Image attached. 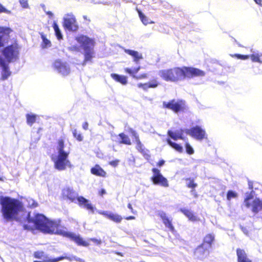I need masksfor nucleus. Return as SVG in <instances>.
I'll return each mask as SVG.
<instances>
[{"mask_svg": "<svg viewBox=\"0 0 262 262\" xmlns=\"http://www.w3.org/2000/svg\"><path fill=\"white\" fill-rule=\"evenodd\" d=\"M1 212L3 218L6 222L15 221L22 222L27 221L33 223L34 227L43 233H54L70 238L77 245L87 247L89 244L79 235L69 232L66 228L59 227L56 222L49 221L45 215L36 214L34 217L30 213L25 211L24 205L17 199L9 196H0Z\"/></svg>", "mask_w": 262, "mask_h": 262, "instance_id": "obj_1", "label": "nucleus"}, {"mask_svg": "<svg viewBox=\"0 0 262 262\" xmlns=\"http://www.w3.org/2000/svg\"><path fill=\"white\" fill-rule=\"evenodd\" d=\"M205 72L193 67H183L165 69L159 71V75L164 80L170 82H178L184 80L185 78H192L196 77H203Z\"/></svg>", "mask_w": 262, "mask_h": 262, "instance_id": "obj_2", "label": "nucleus"}, {"mask_svg": "<svg viewBox=\"0 0 262 262\" xmlns=\"http://www.w3.org/2000/svg\"><path fill=\"white\" fill-rule=\"evenodd\" d=\"M56 149L57 154L52 157L55 169L62 171L65 170L67 167H71V162L68 159L70 151L64 150V143L63 139L58 140Z\"/></svg>", "mask_w": 262, "mask_h": 262, "instance_id": "obj_3", "label": "nucleus"}, {"mask_svg": "<svg viewBox=\"0 0 262 262\" xmlns=\"http://www.w3.org/2000/svg\"><path fill=\"white\" fill-rule=\"evenodd\" d=\"M76 40L84 51V60L82 64L84 66L87 62L91 61L94 57L95 40L84 35H80L76 37Z\"/></svg>", "mask_w": 262, "mask_h": 262, "instance_id": "obj_4", "label": "nucleus"}, {"mask_svg": "<svg viewBox=\"0 0 262 262\" xmlns=\"http://www.w3.org/2000/svg\"><path fill=\"white\" fill-rule=\"evenodd\" d=\"M255 195V192L253 190H251L250 193L247 192L244 203L247 207H251V210L253 212L257 213L262 210V200L256 198L252 200Z\"/></svg>", "mask_w": 262, "mask_h": 262, "instance_id": "obj_5", "label": "nucleus"}, {"mask_svg": "<svg viewBox=\"0 0 262 262\" xmlns=\"http://www.w3.org/2000/svg\"><path fill=\"white\" fill-rule=\"evenodd\" d=\"M185 133L198 141L206 139L207 137L205 129L198 125L194 126L190 129H186Z\"/></svg>", "mask_w": 262, "mask_h": 262, "instance_id": "obj_6", "label": "nucleus"}, {"mask_svg": "<svg viewBox=\"0 0 262 262\" xmlns=\"http://www.w3.org/2000/svg\"><path fill=\"white\" fill-rule=\"evenodd\" d=\"M3 55L8 62L15 60L19 54L17 45H12L6 47L3 51Z\"/></svg>", "mask_w": 262, "mask_h": 262, "instance_id": "obj_7", "label": "nucleus"}, {"mask_svg": "<svg viewBox=\"0 0 262 262\" xmlns=\"http://www.w3.org/2000/svg\"><path fill=\"white\" fill-rule=\"evenodd\" d=\"M63 27L70 31L75 32L78 30V25L75 16L72 13L67 14L64 16Z\"/></svg>", "mask_w": 262, "mask_h": 262, "instance_id": "obj_8", "label": "nucleus"}, {"mask_svg": "<svg viewBox=\"0 0 262 262\" xmlns=\"http://www.w3.org/2000/svg\"><path fill=\"white\" fill-rule=\"evenodd\" d=\"M152 171L153 175L151 178V180L155 185H160L164 187H168L169 184L167 179L163 176L158 169L154 168L152 169Z\"/></svg>", "mask_w": 262, "mask_h": 262, "instance_id": "obj_9", "label": "nucleus"}, {"mask_svg": "<svg viewBox=\"0 0 262 262\" xmlns=\"http://www.w3.org/2000/svg\"><path fill=\"white\" fill-rule=\"evenodd\" d=\"M129 132L135 139L137 149L143 155L145 159L148 160L150 157L149 154V150L145 149L144 145L141 142L137 133L132 128H129Z\"/></svg>", "mask_w": 262, "mask_h": 262, "instance_id": "obj_10", "label": "nucleus"}, {"mask_svg": "<svg viewBox=\"0 0 262 262\" xmlns=\"http://www.w3.org/2000/svg\"><path fill=\"white\" fill-rule=\"evenodd\" d=\"M129 132L135 139L137 149L143 155L145 159L148 160L150 157L149 154V150L145 149L144 145L141 142L137 133L132 128H129Z\"/></svg>", "mask_w": 262, "mask_h": 262, "instance_id": "obj_11", "label": "nucleus"}, {"mask_svg": "<svg viewBox=\"0 0 262 262\" xmlns=\"http://www.w3.org/2000/svg\"><path fill=\"white\" fill-rule=\"evenodd\" d=\"M53 67L58 73L63 76H67L70 72L69 65L67 62L60 60H56L54 62Z\"/></svg>", "mask_w": 262, "mask_h": 262, "instance_id": "obj_12", "label": "nucleus"}, {"mask_svg": "<svg viewBox=\"0 0 262 262\" xmlns=\"http://www.w3.org/2000/svg\"><path fill=\"white\" fill-rule=\"evenodd\" d=\"M63 259H68L70 261L75 260L76 261H81V259L80 258H78L75 256L71 255L68 256L67 255L66 256H60L57 258H52L49 256V255L46 254L45 253L43 257L41 258V260L43 262H58L59 261L63 260Z\"/></svg>", "mask_w": 262, "mask_h": 262, "instance_id": "obj_13", "label": "nucleus"}, {"mask_svg": "<svg viewBox=\"0 0 262 262\" xmlns=\"http://www.w3.org/2000/svg\"><path fill=\"white\" fill-rule=\"evenodd\" d=\"M163 104L164 107L171 110L175 113H178L183 108L184 103L182 101L172 100L168 102L164 101Z\"/></svg>", "mask_w": 262, "mask_h": 262, "instance_id": "obj_14", "label": "nucleus"}, {"mask_svg": "<svg viewBox=\"0 0 262 262\" xmlns=\"http://www.w3.org/2000/svg\"><path fill=\"white\" fill-rule=\"evenodd\" d=\"M62 195L63 198L67 199L74 203H77V198L79 197L78 193L70 187L63 188L62 190Z\"/></svg>", "mask_w": 262, "mask_h": 262, "instance_id": "obj_15", "label": "nucleus"}, {"mask_svg": "<svg viewBox=\"0 0 262 262\" xmlns=\"http://www.w3.org/2000/svg\"><path fill=\"white\" fill-rule=\"evenodd\" d=\"M97 212L100 214L103 215L107 219L116 223H120L123 219V217L120 215L114 213L111 211L97 210Z\"/></svg>", "mask_w": 262, "mask_h": 262, "instance_id": "obj_16", "label": "nucleus"}, {"mask_svg": "<svg viewBox=\"0 0 262 262\" xmlns=\"http://www.w3.org/2000/svg\"><path fill=\"white\" fill-rule=\"evenodd\" d=\"M77 202L80 207H83L88 210H90L92 213L94 212L95 210H97L93 205L90 203V201L83 196H79L77 198Z\"/></svg>", "mask_w": 262, "mask_h": 262, "instance_id": "obj_17", "label": "nucleus"}, {"mask_svg": "<svg viewBox=\"0 0 262 262\" xmlns=\"http://www.w3.org/2000/svg\"><path fill=\"white\" fill-rule=\"evenodd\" d=\"M208 249L205 248V247L202 245L199 246L194 251L195 257L200 259L206 258L209 255Z\"/></svg>", "mask_w": 262, "mask_h": 262, "instance_id": "obj_18", "label": "nucleus"}, {"mask_svg": "<svg viewBox=\"0 0 262 262\" xmlns=\"http://www.w3.org/2000/svg\"><path fill=\"white\" fill-rule=\"evenodd\" d=\"M158 215L162 219L163 224L165 227L168 228V229L172 232H174V228L171 224V220L167 216L165 212L161 211L158 213Z\"/></svg>", "mask_w": 262, "mask_h": 262, "instance_id": "obj_19", "label": "nucleus"}, {"mask_svg": "<svg viewBox=\"0 0 262 262\" xmlns=\"http://www.w3.org/2000/svg\"><path fill=\"white\" fill-rule=\"evenodd\" d=\"M11 30L9 28H0V47L4 46V43L9 39V34Z\"/></svg>", "mask_w": 262, "mask_h": 262, "instance_id": "obj_20", "label": "nucleus"}, {"mask_svg": "<svg viewBox=\"0 0 262 262\" xmlns=\"http://www.w3.org/2000/svg\"><path fill=\"white\" fill-rule=\"evenodd\" d=\"M186 129H177L174 132L169 130L167 132L168 135L173 140H177L178 139L184 140L183 134L185 133Z\"/></svg>", "mask_w": 262, "mask_h": 262, "instance_id": "obj_21", "label": "nucleus"}, {"mask_svg": "<svg viewBox=\"0 0 262 262\" xmlns=\"http://www.w3.org/2000/svg\"><path fill=\"white\" fill-rule=\"evenodd\" d=\"M180 211L183 213L190 221L194 222L200 220L199 217L195 215L194 213L189 209L185 208H182L180 209Z\"/></svg>", "mask_w": 262, "mask_h": 262, "instance_id": "obj_22", "label": "nucleus"}, {"mask_svg": "<svg viewBox=\"0 0 262 262\" xmlns=\"http://www.w3.org/2000/svg\"><path fill=\"white\" fill-rule=\"evenodd\" d=\"M236 255L238 262H252L248 257L246 252L243 249H237L236 250Z\"/></svg>", "mask_w": 262, "mask_h": 262, "instance_id": "obj_23", "label": "nucleus"}, {"mask_svg": "<svg viewBox=\"0 0 262 262\" xmlns=\"http://www.w3.org/2000/svg\"><path fill=\"white\" fill-rule=\"evenodd\" d=\"M124 52L127 54L132 56L134 58V61L136 63H138L139 60L143 59V56L142 54L139 53L138 52L129 49H124Z\"/></svg>", "mask_w": 262, "mask_h": 262, "instance_id": "obj_24", "label": "nucleus"}, {"mask_svg": "<svg viewBox=\"0 0 262 262\" xmlns=\"http://www.w3.org/2000/svg\"><path fill=\"white\" fill-rule=\"evenodd\" d=\"M91 172L93 174L102 177H105L106 174V172L99 165H96L92 168Z\"/></svg>", "mask_w": 262, "mask_h": 262, "instance_id": "obj_25", "label": "nucleus"}, {"mask_svg": "<svg viewBox=\"0 0 262 262\" xmlns=\"http://www.w3.org/2000/svg\"><path fill=\"white\" fill-rule=\"evenodd\" d=\"M214 239V235L213 234H208L205 236L204 242L202 245L205 246L206 249H209L211 248Z\"/></svg>", "mask_w": 262, "mask_h": 262, "instance_id": "obj_26", "label": "nucleus"}, {"mask_svg": "<svg viewBox=\"0 0 262 262\" xmlns=\"http://www.w3.org/2000/svg\"><path fill=\"white\" fill-rule=\"evenodd\" d=\"M1 65L2 67V78L4 80L8 78L11 72L9 71L8 66L4 61H1Z\"/></svg>", "mask_w": 262, "mask_h": 262, "instance_id": "obj_27", "label": "nucleus"}, {"mask_svg": "<svg viewBox=\"0 0 262 262\" xmlns=\"http://www.w3.org/2000/svg\"><path fill=\"white\" fill-rule=\"evenodd\" d=\"M111 76L114 80L123 85H126L127 83V78L125 76L113 73L111 74Z\"/></svg>", "mask_w": 262, "mask_h": 262, "instance_id": "obj_28", "label": "nucleus"}, {"mask_svg": "<svg viewBox=\"0 0 262 262\" xmlns=\"http://www.w3.org/2000/svg\"><path fill=\"white\" fill-rule=\"evenodd\" d=\"M117 138H119L120 140L117 141L120 143L126 145H131V141L129 137L124 133H120L118 136H115ZM117 141V140H115Z\"/></svg>", "mask_w": 262, "mask_h": 262, "instance_id": "obj_29", "label": "nucleus"}, {"mask_svg": "<svg viewBox=\"0 0 262 262\" xmlns=\"http://www.w3.org/2000/svg\"><path fill=\"white\" fill-rule=\"evenodd\" d=\"M167 142L168 144L171 147L173 148L177 151L182 152L183 150V147L180 145L171 141L169 139H167Z\"/></svg>", "mask_w": 262, "mask_h": 262, "instance_id": "obj_30", "label": "nucleus"}, {"mask_svg": "<svg viewBox=\"0 0 262 262\" xmlns=\"http://www.w3.org/2000/svg\"><path fill=\"white\" fill-rule=\"evenodd\" d=\"M141 67L139 66L137 68H135L133 69H131L128 68H126L124 69L126 73L129 74L130 76H132L134 78L136 77V74H137L139 71L140 70Z\"/></svg>", "mask_w": 262, "mask_h": 262, "instance_id": "obj_31", "label": "nucleus"}, {"mask_svg": "<svg viewBox=\"0 0 262 262\" xmlns=\"http://www.w3.org/2000/svg\"><path fill=\"white\" fill-rule=\"evenodd\" d=\"M53 28L54 29L55 35H56L57 39L58 40H60L61 39H62V35L61 32L59 29L58 25L55 21H54V23H53Z\"/></svg>", "mask_w": 262, "mask_h": 262, "instance_id": "obj_32", "label": "nucleus"}, {"mask_svg": "<svg viewBox=\"0 0 262 262\" xmlns=\"http://www.w3.org/2000/svg\"><path fill=\"white\" fill-rule=\"evenodd\" d=\"M261 55L258 53L253 52L250 55V58L253 62L262 63V60L260 58Z\"/></svg>", "mask_w": 262, "mask_h": 262, "instance_id": "obj_33", "label": "nucleus"}, {"mask_svg": "<svg viewBox=\"0 0 262 262\" xmlns=\"http://www.w3.org/2000/svg\"><path fill=\"white\" fill-rule=\"evenodd\" d=\"M26 118L27 124L30 126H32L36 121V116L33 114H27Z\"/></svg>", "mask_w": 262, "mask_h": 262, "instance_id": "obj_34", "label": "nucleus"}, {"mask_svg": "<svg viewBox=\"0 0 262 262\" xmlns=\"http://www.w3.org/2000/svg\"><path fill=\"white\" fill-rule=\"evenodd\" d=\"M41 37L42 40V47L43 48H47L48 47H50L51 46V41L48 40L45 35L43 34H41Z\"/></svg>", "mask_w": 262, "mask_h": 262, "instance_id": "obj_35", "label": "nucleus"}, {"mask_svg": "<svg viewBox=\"0 0 262 262\" xmlns=\"http://www.w3.org/2000/svg\"><path fill=\"white\" fill-rule=\"evenodd\" d=\"M138 13L139 17L144 25H147L148 24L153 23L152 21L150 22L149 21V19L146 16H145L143 13H142V12L139 11Z\"/></svg>", "mask_w": 262, "mask_h": 262, "instance_id": "obj_36", "label": "nucleus"}, {"mask_svg": "<svg viewBox=\"0 0 262 262\" xmlns=\"http://www.w3.org/2000/svg\"><path fill=\"white\" fill-rule=\"evenodd\" d=\"M186 185L188 188H195L197 186V184L194 182V181L190 178L186 179Z\"/></svg>", "mask_w": 262, "mask_h": 262, "instance_id": "obj_37", "label": "nucleus"}, {"mask_svg": "<svg viewBox=\"0 0 262 262\" xmlns=\"http://www.w3.org/2000/svg\"><path fill=\"white\" fill-rule=\"evenodd\" d=\"M26 201L28 203L27 205L28 207L35 208L37 206V203L30 198H27Z\"/></svg>", "mask_w": 262, "mask_h": 262, "instance_id": "obj_38", "label": "nucleus"}, {"mask_svg": "<svg viewBox=\"0 0 262 262\" xmlns=\"http://www.w3.org/2000/svg\"><path fill=\"white\" fill-rule=\"evenodd\" d=\"M73 136L78 141H81L83 140V137L81 134L78 133L77 130L74 129L72 130Z\"/></svg>", "mask_w": 262, "mask_h": 262, "instance_id": "obj_39", "label": "nucleus"}, {"mask_svg": "<svg viewBox=\"0 0 262 262\" xmlns=\"http://www.w3.org/2000/svg\"><path fill=\"white\" fill-rule=\"evenodd\" d=\"M186 151L189 155H192L194 153V150L189 143L186 142L185 144Z\"/></svg>", "mask_w": 262, "mask_h": 262, "instance_id": "obj_40", "label": "nucleus"}, {"mask_svg": "<svg viewBox=\"0 0 262 262\" xmlns=\"http://www.w3.org/2000/svg\"><path fill=\"white\" fill-rule=\"evenodd\" d=\"M19 3L20 6L24 9L29 8V6L28 3V0H19Z\"/></svg>", "mask_w": 262, "mask_h": 262, "instance_id": "obj_41", "label": "nucleus"}, {"mask_svg": "<svg viewBox=\"0 0 262 262\" xmlns=\"http://www.w3.org/2000/svg\"><path fill=\"white\" fill-rule=\"evenodd\" d=\"M236 196V193L231 190L229 191L227 194V198L228 200H230L232 198H235Z\"/></svg>", "mask_w": 262, "mask_h": 262, "instance_id": "obj_42", "label": "nucleus"}, {"mask_svg": "<svg viewBox=\"0 0 262 262\" xmlns=\"http://www.w3.org/2000/svg\"><path fill=\"white\" fill-rule=\"evenodd\" d=\"M5 13L7 14H11V11L7 9L4 6H3L1 3H0V13Z\"/></svg>", "mask_w": 262, "mask_h": 262, "instance_id": "obj_43", "label": "nucleus"}, {"mask_svg": "<svg viewBox=\"0 0 262 262\" xmlns=\"http://www.w3.org/2000/svg\"><path fill=\"white\" fill-rule=\"evenodd\" d=\"M45 253L42 251H37L34 253V256L37 258L41 259Z\"/></svg>", "mask_w": 262, "mask_h": 262, "instance_id": "obj_44", "label": "nucleus"}, {"mask_svg": "<svg viewBox=\"0 0 262 262\" xmlns=\"http://www.w3.org/2000/svg\"><path fill=\"white\" fill-rule=\"evenodd\" d=\"M138 86L140 88L143 89L144 90H147L148 88H150L148 83H138Z\"/></svg>", "mask_w": 262, "mask_h": 262, "instance_id": "obj_45", "label": "nucleus"}, {"mask_svg": "<svg viewBox=\"0 0 262 262\" xmlns=\"http://www.w3.org/2000/svg\"><path fill=\"white\" fill-rule=\"evenodd\" d=\"M235 56L237 57L238 59L243 60L247 59L250 58V55H243L241 54H235Z\"/></svg>", "mask_w": 262, "mask_h": 262, "instance_id": "obj_46", "label": "nucleus"}, {"mask_svg": "<svg viewBox=\"0 0 262 262\" xmlns=\"http://www.w3.org/2000/svg\"><path fill=\"white\" fill-rule=\"evenodd\" d=\"M148 84L149 85L150 88H155L158 86V83L157 81L155 80L149 82Z\"/></svg>", "mask_w": 262, "mask_h": 262, "instance_id": "obj_47", "label": "nucleus"}, {"mask_svg": "<svg viewBox=\"0 0 262 262\" xmlns=\"http://www.w3.org/2000/svg\"><path fill=\"white\" fill-rule=\"evenodd\" d=\"M119 163V160H116L114 161H112L109 162V164L113 167H116L118 166Z\"/></svg>", "mask_w": 262, "mask_h": 262, "instance_id": "obj_48", "label": "nucleus"}, {"mask_svg": "<svg viewBox=\"0 0 262 262\" xmlns=\"http://www.w3.org/2000/svg\"><path fill=\"white\" fill-rule=\"evenodd\" d=\"M91 241L95 243L97 245H99L101 244V241L97 238H93L91 239Z\"/></svg>", "mask_w": 262, "mask_h": 262, "instance_id": "obj_49", "label": "nucleus"}, {"mask_svg": "<svg viewBox=\"0 0 262 262\" xmlns=\"http://www.w3.org/2000/svg\"><path fill=\"white\" fill-rule=\"evenodd\" d=\"M241 229L242 231L243 232V233L245 234L248 235V229L246 228L242 227V226H241Z\"/></svg>", "mask_w": 262, "mask_h": 262, "instance_id": "obj_50", "label": "nucleus"}, {"mask_svg": "<svg viewBox=\"0 0 262 262\" xmlns=\"http://www.w3.org/2000/svg\"><path fill=\"white\" fill-rule=\"evenodd\" d=\"M146 77V74H143L139 75V76H136V77H135V79H141L145 78Z\"/></svg>", "mask_w": 262, "mask_h": 262, "instance_id": "obj_51", "label": "nucleus"}, {"mask_svg": "<svg viewBox=\"0 0 262 262\" xmlns=\"http://www.w3.org/2000/svg\"><path fill=\"white\" fill-rule=\"evenodd\" d=\"M190 193L192 195H194L195 198L197 197V193L194 188L192 189V190L190 191Z\"/></svg>", "mask_w": 262, "mask_h": 262, "instance_id": "obj_52", "label": "nucleus"}, {"mask_svg": "<svg viewBox=\"0 0 262 262\" xmlns=\"http://www.w3.org/2000/svg\"><path fill=\"white\" fill-rule=\"evenodd\" d=\"M164 163H165V161H164V160H160V161L158 162V163L157 165H158L159 167H161V166H162L164 164Z\"/></svg>", "mask_w": 262, "mask_h": 262, "instance_id": "obj_53", "label": "nucleus"}, {"mask_svg": "<svg viewBox=\"0 0 262 262\" xmlns=\"http://www.w3.org/2000/svg\"><path fill=\"white\" fill-rule=\"evenodd\" d=\"M88 123L84 122L82 125V127L84 130H87L88 128Z\"/></svg>", "mask_w": 262, "mask_h": 262, "instance_id": "obj_54", "label": "nucleus"}, {"mask_svg": "<svg viewBox=\"0 0 262 262\" xmlns=\"http://www.w3.org/2000/svg\"><path fill=\"white\" fill-rule=\"evenodd\" d=\"M46 13L49 15L50 18H51L53 16V14L51 11H46Z\"/></svg>", "mask_w": 262, "mask_h": 262, "instance_id": "obj_55", "label": "nucleus"}, {"mask_svg": "<svg viewBox=\"0 0 262 262\" xmlns=\"http://www.w3.org/2000/svg\"><path fill=\"white\" fill-rule=\"evenodd\" d=\"M254 2L258 5L262 6V0H254Z\"/></svg>", "mask_w": 262, "mask_h": 262, "instance_id": "obj_56", "label": "nucleus"}, {"mask_svg": "<svg viewBox=\"0 0 262 262\" xmlns=\"http://www.w3.org/2000/svg\"><path fill=\"white\" fill-rule=\"evenodd\" d=\"M126 220H132L135 219V217L134 216H129L125 218Z\"/></svg>", "mask_w": 262, "mask_h": 262, "instance_id": "obj_57", "label": "nucleus"}, {"mask_svg": "<svg viewBox=\"0 0 262 262\" xmlns=\"http://www.w3.org/2000/svg\"><path fill=\"white\" fill-rule=\"evenodd\" d=\"M40 6L42 8L43 10L46 12L47 11L46 10V6L44 4H41Z\"/></svg>", "mask_w": 262, "mask_h": 262, "instance_id": "obj_58", "label": "nucleus"}, {"mask_svg": "<svg viewBox=\"0 0 262 262\" xmlns=\"http://www.w3.org/2000/svg\"><path fill=\"white\" fill-rule=\"evenodd\" d=\"M24 228L25 229H28V230L31 229L27 225H24Z\"/></svg>", "mask_w": 262, "mask_h": 262, "instance_id": "obj_59", "label": "nucleus"}, {"mask_svg": "<svg viewBox=\"0 0 262 262\" xmlns=\"http://www.w3.org/2000/svg\"><path fill=\"white\" fill-rule=\"evenodd\" d=\"M127 207L130 210H132V209H133V208H132V205L129 203L127 205Z\"/></svg>", "mask_w": 262, "mask_h": 262, "instance_id": "obj_60", "label": "nucleus"}, {"mask_svg": "<svg viewBox=\"0 0 262 262\" xmlns=\"http://www.w3.org/2000/svg\"><path fill=\"white\" fill-rule=\"evenodd\" d=\"M106 193L105 190L104 189H102L101 191V194L103 195Z\"/></svg>", "mask_w": 262, "mask_h": 262, "instance_id": "obj_61", "label": "nucleus"}, {"mask_svg": "<svg viewBox=\"0 0 262 262\" xmlns=\"http://www.w3.org/2000/svg\"><path fill=\"white\" fill-rule=\"evenodd\" d=\"M131 212L133 213V214H135L136 213V211H134V209H132L131 210Z\"/></svg>", "mask_w": 262, "mask_h": 262, "instance_id": "obj_62", "label": "nucleus"}, {"mask_svg": "<svg viewBox=\"0 0 262 262\" xmlns=\"http://www.w3.org/2000/svg\"><path fill=\"white\" fill-rule=\"evenodd\" d=\"M249 188L250 189H252V185H251L250 184H249Z\"/></svg>", "mask_w": 262, "mask_h": 262, "instance_id": "obj_63", "label": "nucleus"}, {"mask_svg": "<svg viewBox=\"0 0 262 262\" xmlns=\"http://www.w3.org/2000/svg\"><path fill=\"white\" fill-rule=\"evenodd\" d=\"M34 262H42L41 261H39V260H35L34 261Z\"/></svg>", "mask_w": 262, "mask_h": 262, "instance_id": "obj_64", "label": "nucleus"}]
</instances>
